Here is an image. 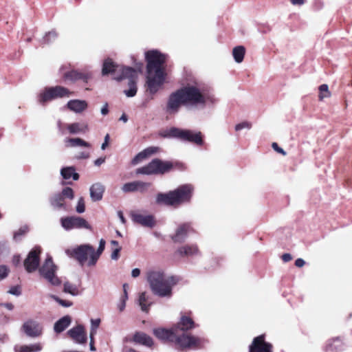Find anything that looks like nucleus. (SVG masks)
<instances>
[{
  "label": "nucleus",
  "mask_w": 352,
  "mask_h": 352,
  "mask_svg": "<svg viewBox=\"0 0 352 352\" xmlns=\"http://www.w3.org/2000/svg\"><path fill=\"white\" fill-rule=\"evenodd\" d=\"M146 60V85L150 94L157 92L165 81L166 55L157 50L145 52Z\"/></svg>",
  "instance_id": "obj_1"
},
{
  "label": "nucleus",
  "mask_w": 352,
  "mask_h": 352,
  "mask_svg": "<svg viewBox=\"0 0 352 352\" xmlns=\"http://www.w3.org/2000/svg\"><path fill=\"white\" fill-rule=\"evenodd\" d=\"M102 74L103 76L112 74L113 79L118 81L128 79L129 89H125L124 93L127 97L135 96L138 90L136 85L138 72L135 69L116 65L111 59L107 58L104 61Z\"/></svg>",
  "instance_id": "obj_2"
},
{
  "label": "nucleus",
  "mask_w": 352,
  "mask_h": 352,
  "mask_svg": "<svg viewBox=\"0 0 352 352\" xmlns=\"http://www.w3.org/2000/svg\"><path fill=\"white\" fill-rule=\"evenodd\" d=\"M153 333L162 340L174 342L176 348L181 350L196 349L201 346L203 341L201 338L189 334L178 336L174 327L171 329H156L153 330Z\"/></svg>",
  "instance_id": "obj_3"
},
{
  "label": "nucleus",
  "mask_w": 352,
  "mask_h": 352,
  "mask_svg": "<svg viewBox=\"0 0 352 352\" xmlns=\"http://www.w3.org/2000/svg\"><path fill=\"white\" fill-rule=\"evenodd\" d=\"M179 90L186 104L203 107L208 102H215V98L209 93L207 87L198 82L188 83Z\"/></svg>",
  "instance_id": "obj_4"
},
{
  "label": "nucleus",
  "mask_w": 352,
  "mask_h": 352,
  "mask_svg": "<svg viewBox=\"0 0 352 352\" xmlns=\"http://www.w3.org/2000/svg\"><path fill=\"white\" fill-rule=\"evenodd\" d=\"M147 281L155 295L160 297L170 298L172 296L173 287L177 283L174 276H166L162 270H151L146 274Z\"/></svg>",
  "instance_id": "obj_5"
},
{
  "label": "nucleus",
  "mask_w": 352,
  "mask_h": 352,
  "mask_svg": "<svg viewBox=\"0 0 352 352\" xmlns=\"http://www.w3.org/2000/svg\"><path fill=\"white\" fill-rule=\"evenodd\" d=\"M160 135L167 138H177L182 141L190 142L197 145L204 144L202 134L200 131L195 132L188 129L171 127L160 133Z\"/></svg>",
  "instance_id": "obj_6"
},
{
  "label": "nucleus",
  "mask_w": 352,
  "mask_h": 352,
  "mask_svg": "<svg viewBox=\"0 0 352 352\" xmlns=\"http://www.w3.org/2000/svg\"><path fill=\"white\" fill-rule=\"evenodd\" d=\"M72 95V91L60 85L47 87L38 94V102L41 104L44 105L52 100L58 98H67L71 97Z\"/></svg>",
  "instance_id": "obj_7"
},
{
  "label": "nucleus",
  "mask_w": 352,
  "mask_h": 352,
  "mask_svg": "<svg viewBox=\"0 0 352 352\" xmlns=\"http://www.w3.org/2000/svg\"><path fill=\"white\" fill-rule=\"evenodd\" d=\"M65 253L69 256L74 257L81 265L87 263L88 266H94L97 263V261H92L94 248L89 244L80 245L73 249H67L65 250Z\"/></svg>",
  "instance_id": "obj_8"
},
{
  "label": "nucleus",
  "mask_w": 352,
  "mask_h": 352,
  "mask_svg": "<svg viewBox=\"0 0 352 352\" xmlns=\"http://www.w3.org/2000/svg\"><path fill=\"white\" fill-rule=\"evenodd\" d=\"M57 267L53 263L52 257H47L38 269L40 275L53 286H58L61 281L56 276Z\"/></svg>",
  "instance_id": "obj_9"
},
{
  "label": "nucleus",
  "mask_w": 352,
  "mask_h": 352,
  "mask_svg": "<svg viewBox=\"0 0 352 352\" xmlns=\"http://www.w3.org/2000/svg\"><path fill=\"white\" fill-rule=\"evenodd\" d=\"M171 168L172 164L170 162L155 159L147 165L138 168L136 173L143 175L163 174L169 171Z\"/></svg>",
  "instance_id": "obj_10"
},
{
  "label": "nucleus",
  "mask_w": 352,
  "mask_h": 352,
  "mask_svg": "<svg viewBox=\"0 0 352 352\" xmlns=\"http://www.w3.org/2000/svg\"><path fill=\"white\" fill-rule=\"evenodd\" d=\"M60 222L63 228L67 231L73 229H87L90 230L92 229L87 220L78 216L62 217Z\"/></svg>",
  "instance_id": "obj_11"
},
{
  "label": "nucleus",
  "mask_w": 352,
  "mask_h": 352,
  "mask_svg": "<svg viewBox=\"0 0 352 352\" xmlns=\"http://www.w3.org/2000/svg\"><path fill=\"white\" fill-rule=\"evenodd\" d=\"M182 104H186L184 103L183 96L180 90L178 89L169 95L164 111L168 115H175L179 112Z\"/></svg>",
  "instance_id": "obj_12"
},
{
  "label": "nucleus",
  "mask_w": 352,
  "mask_h": 352,
  "mask_svg": "<svg viewBox=\"0 0 352 352\" xmlns=\"http://www.w3.org/2000/svg\"><path fill=\"white\" fill-rule=\"evenodd\" d=\"M193 190L194 188L192 185L184 184L172 190L176 206L189 202L191 199Z\"/></svg>",
  "instance_id": "obj_13"
},
{
  "label": "nucleus",
  "mask_w": 352,
  "mask_h": 352,
  "mask_svg": "<svg viewBox=\"0 0 352 352\" xmlns=\"http://www.w3.org/2000/svg\"><path fill=\"white\" fill-rule=\"evenodd\" d=\"M41 253V248H34L28 254L27 258L25 259L23 265L28 273H32L38 269Z\"/></svg>",
  "instance_id": "obj_14"
},
{
  "label": "nucleus",
  "mask_w": 352,
  "mask_h": 352,
  "mask_svg": "<svg viewBox=\"0 0 352 352\" xmlns=\"http://www.w3.org/2000/svg\"><path fill=\"white\" fill-rule=\"evenodd\" d=\"M249 352H272V345L265 342V335H261L253 339Z\"/></svg>",
  "instance_id": "obj_15"
},
{
  "label": "nucleus",
  "mask_w": 352,
  "mask_h": 352,
  "mask_svg": "<svg viewBox=\"0 0 352 352\" xmlns=\"http://www.w3.org/2000/svg\"><path fill=\"white\" fill-rule=\"evenodd\" d=\"M63 76V78L67 80L74 82L80 80L84 82H87L92 77V74L91 72L87 69H72L69 72H64Z\"/></svg>",
  "instance_id": "obj_16"
},
{
  "label": "nucleus",
  "mask_w": 352,
  "mask_h": 352,
  "mask_svg": "<svg viewBox=\"0 0 352 352\" xmlns=\"http://www.w3.org/2000/svg\"><path fill=\"white\" fill-rule=\"evenodd\" d=\"M22 329L28 336L32 338L40 336L43 331L41 325L38 322L33 320H29L24 322Z\"/></svg>",
  "instance_id": "obj_17"
},
{
  "label": "nucleus",
  "mask_w": 352,
  "mask_h": 352,
  "mask_svg": "<svg viewBox=\"0 0 352 352\" xmlns=\"http://www.w3.org/2000/svg\"><path fill=\"white\" fill-rule=\"evenodd\" d=\"M132 221L144 227L153 228L155 225V221L153 215L146 214L138 212L131 213Z\"/></svg>",
  "instance_id": "obj_18"
},
{
  "label": "nucleus",
  "mask_w": 352,
  "mask_h": 352,
  "mask_svg": "<svg viewBox=\"0 0 352 352\" xmlns=\"http://www.w3.org/2000/svg\"><path fill=\"white\" fill-rule=\"evenodd\" d=\"M150 186L151 184L148 182L134 181L124 184L122 187V190L124 192H131L135 191L145 192L147 191Z\"/></svg>",
  "instance_id": "obj_19"
},
{
  "label": "nucleus",
  "mask_w": 352,
  "mask_h": 352,
  "mask_svg": "<svg viewBox=\"0 0 352 352\" xmlns=\"http://www.w3.org/2000/svg\"><path fill=\"white\" fill-rule=\"evenodd\" d=\"M67 333L76 343L83 344L87 342V333L82 325H77L68 331Z\"/></svg>",
  "instance_id": "obj_20"
},
{
  "label": "nucleus",
  "mask_w": 352,
  "mask_h": 352,
  "mask_svg": "<svg viewBox=\"0 0 352 352\" xmlns=\"http://www.w3.org/2000/svg\"><path fill=\"white\" fill-rule=\"evenodd\" d=\"M193 230L189 223H183L176 230L175 234L172 236V239L175 243H182L186 240L188 234Z\"/></svg>",
  "instance_id": "obj_21"
},
{
  "label": "nucleus",
  "mask_w": 352,
  "mask_h": 352,
  "mask_svg": "<svg viewBox=\"0 0 352 352\" xmlns=\"http://www.w3.org/2000/svg\"><path fill=\"white\" fill-rule=\"evenodd\" d=\"M199 249L196 245H185L179 247L175 252V256L189 257L198 255Z\"/></svg>",
  "instance_id": "obj_22"
},
{
  "label": "nucleus",
  "mask_w": 352,
  "mask_h": 352,
  "mask_svg": "<svg viewBox=\"0 0 352 352\" xmlns=\"http://www.w3.org/2000/svg\"><path fill=\"white\" fill-rule=\"evenodd\" d=\"M105 187L100 182H97L91 186L89 188L90 197L93 201H99L103 197Z\"/></svg>",
  "instance_id": "obj_23"
},
{
  "label": "nucleus",
  "mask_w": 352,
  "mask_h": 352,
  "mask_svg": "<svg viewBox=\"0 0 352 352\" xmlns=\"http://www.w3.org/2000/svg\"><path fill=\"white\" fill-rule=\"evenodd\" d=\"M87 107L88 104L84 100H71L67 103V107L76 113H82Z\"/></svg>",
  "instance_id": "obj_24"
},
{
  "label": "nucleus",
  "mask_w": 352,
  "mask_h": 352,
  "mask_svg": "<svg viewBox=\"0 0 352 352\" xmlns=\"http://www.w3.org/2000/svg\"><path fill=\"white\" fill-rule=\"evenodd\" d=\"M195 327V324L192 319L188 316H182L180 321L177 324L175 327H174V328L177 334H178L179 330L183 331H188L194 328Z\"/></svg>",
  "instance_id": "obj_25"
},
{
  "label": "nucleus",
  "mask_w": 352,
  "mask_h": 352,
  "mask_svg": "<svg viewBox=\"0 0 352 352\" xmlns=\"http://www.w3.org/2000/svg\"><path fill=\"white\" fill-rule=\"evenodd\" d=\"M156 203L160 205L176 206L172 191L168 193L157 194Z\"/></svg>",
  "instance_id": "obj_26"
},
{
  "label": "nucleus",
  "mask_w": 352,
  "mask_h": 352,
  "mask_svg": "<svg viewBox=\"0 0 352 352\" xmlns=\"http://www.w3.org/2000/svg\"><path fill=\"white\" fill-rule=\"evenodd\" d=\"M342 341L338 338L329 340L325 346L326 352H340L342 350Z\"/></svg>",
  "instance_id": "obj_27"
},
{
  "label": "nucleus",
  "mask_w": 352,
  "mask_h": 352,
  "mask_svg": "<svg viewBox=\"0 0 352 352\" xmlns=\"http://www.w3.org/2000/svg\"><path fill=\"white\" fill-rule=\"evenodd\" d=\"M157 149L158 148L157 147H149L144 149V151L139 153L138 155L135 156V157L132 160V164H138L143 160L146 159L150 155L155 153L157 151Z\"/></svg>",
  "instance_id": "obj_28"
},
{
  "label": "nucleus",
  "mask_w": 352,
  "mask_h": 352,
  "mask_svg": "<svg viewBox=\"0 0 352 352\" xmlns=\"http://www.w3.org/2000/svg\"><path fill=\"white\" fill-rule=\"evenodd\" d=\"M50 204L56 209L67 210L63 195H61L60 193L56 194L51 197Z\"/></svg>",
  "instance_id": "obj_29"
},
{
  "label": "nucleus",
  "mask_w": 352,
  "mask_h": 352,
  "mask_svg": "<svg viewBox=\"0 0 352 352\" xmlns=\"http://www.w3.org/2000/svg\"><path fill=\"white\" fill-rule=\"evenodd\" d=\"M71 323V318L69 316H65L58 320L54 324V331L56 333H60L63 331Z\"/></svg>",
  "instance_id": "obj_30"
},
{
  "label": "nucleus",
  "mask_w": 352,
  "mask_h": 352,
  "mask_svg": "<svg viewBox=\"0 0 352 352\" xmlns=\"http://www.w3.org/2000/svg\"><path fill=\"white\" fill-rule=\"evenodd\" d=\"M133 340L135 342L151 346L153 344L152 338L144 333L138 332L134 335Z\"/></svg>",
  "instance_id": "obj_31"
},
{
  "label": "nucleus",
  "mask_w": 352,
  "mask_h": 352,
  "mask_svg": "<svg viewBox=\"0 0 352 352\" xmlns=\"http://www.w3.org/2000/svg\"><path fill=\"white\" fill-rule=\"evenodd\" d=\"M43 349L42 344L34 343L30 345H23L18 348H15L16 352H38Z\"/></svg>",
  "instance_id": "obj_32"
},
{
  "label": "nucleus",
  "mask_w": 352,
  "mask_h": 352,
  "mask_svg": "<svg viewBox=\"0 0 352 352\" xmlns=\"http://www.w3.org/2000/svg\"><path fill=\"white\" fill-rule=\"evenodd\" d=\"M60 174L65 179H69L72 177L74 180H78L79 178L78 174L75 172V168L72 166L62 168Z\"/></svg>",
  "instance_id": "obj_33"
},
{
  "label": "nucleus",
  "mask_w": 352,
  "mask_h": 352,
  "mask_svg": "<svg viewBox=\"0 0 352 352\" xmlns=\"http://www.w3.org/2000/svg\"><path fill=\"white\" fill-rule=\"evenodd\" d=\"M138 305L142 311H148L151 302H150L148 296L146 295V292H142L140 294L138 298Z\"/></svg>",
  "instance_id": "obj_34"
},
{
  "label": "nucleus",
  "mask_w": 352,
  "mask_h": 352,
  "mask_svg": "<svg viewBox=\"0 0 352 352\" xmlns=\"http://www.w3.org/2000/svg\"><path fill=\"white\" fill-rule=\"evenodd\" d=\"M245 48L242 45H239L233 48L232 56L237 63H241L244 58Z\"/></svg>",
  "instance_id": "obj_35"
},
{
  "label": "nucleus",
  "mask_w": 352,
  "mask_h": 352,
  "mask_svg": "<svg viewBox=\"0 0 352 352\" xmlns=\"http://www.w3.org/2000/svg\"><path fill=\"white\" fill-rule=\"evenodd\" d=\"M67 129L72 134L84 133L87 129V125L79 122H75L67 125Z\"/></svg>",
  "instance_id": "obj_36"
},
{
  "label": "nucleus",
  "mask_w": 352,
  "mask_h": 352,
  "mask_svg": "<svg viewBox=\"0 0 352 352\" xmlns=\"http://www.w3.org/2000/svg\"><path fill=\"white\" fill-rule=\"evenodd\" d=\"M66 143H69V146L72 147L76 146H85V147H90L91 144L85 142L81 138H68L65 140Z\"/></svg>",
  "instance_id": "obj_37"
},
{
  "label": "nucleus",
  "mask_w": 352,
  "mask_h": 352,
  "mask_svg": "<svg viewBox=\"0 0 352 352\" xmlns=\"http://www.w3.org/2000/svg\"><path fill=\"white\" fill-rule=\"evenodd\" d=\"M58 37V34L56 31L52 30L46 33L41 40L42 44H50L53 43Z\"/></svg>",
  "instance_id": "obj_38"
},
{
  "label": "nucleus",
  "mask_w": 352,
  "mask_h": 352,
  "mask_svg": "<svg viewBox=\"0 0 352 352\" xmlns=\"http://www.w3.org/2000/svg\"><path fill=\"white\" fill-rule=\"evenodd\" d=\"M65 293L70 294L72 296H78L80 292L76 285L66 282L64 283V289Z\"/></svg>",
  "instance_id": "obj_39"
},
{
  "label": "nucleus",
  "mask_w": 352,
  "mask_h": 352,
  "mask_svg": "<svg viewBox=\"0 0 352 352\" xmlns=\"http://www.w3.org/2000/svg\"><path fill=\"white\" fill-rule=\"evenodd\" d=\"M328 85L323 84L319 87V99L322 100L324 98L330 97Z\"/></svg>",
  "instance_id": "obj_40"
},
{
  "label": "nucleus",
  "mask_w": 352,
  "mask_h": 352,
  "mask_svg": "<svg viewBox=\"0 0 352 352\" xmlns=\"http://www.w3.org/2000/svg\"><path fill=\"white\" fill-rule=\"evenodd\" d=\"M104 247H105V241L103 239H102L100 241L99 246H98L97 251L96 252L94 250V255L92 258L93 262L97 261L98 260L100 256L101 255V254L102 253V252L104 250Z\"/></svg>",
  "instance_id": "obj_41"
},
{
  "label": "nucleus",
  "mask_w": 352,
  "mask_h": 352,
  "mask_svg": "<svg viewBox=\"0 0 352 352\" xmlns=\"http://www.w3.org/2000/svg\"><path fill=\"white\" fill-rule=\"evenodd\" d=\"M90 336H95L97 330L100 324L101 320L100 318L91 319Z\"/></svg>",
  "instance_id": "obj_42"
},
{
  "label": "nucleus",
  "mask_w": 352,
  "mask_h": 352,
  "mask_svg": "<svg viewBox=\"0 0 352 352\" xmlns=\"http://www.w3.org/2000/svg\"><path fill=\"white\" fill-rule=\"evenodd\" d=\"M28 232V228L27 226H22L14 232V239L16 241L20 240L21 237L25 234Z\"/></svg>",
  "instance_id": "obj_43"
},
{
  "label": "nucleus",
  "mask_w": 352,
  "mask_h": 352,
  "mask_svg": "<svg viewBox=\"0 0 352 352\" xmlns=\"http://www.w3.org/2000/svg\"><path fill=\"white\" fill-rule=\"evenodd\" d=\"M61 195H63L64 199L68 198L69 199H73L74 195L73 190L69 187L65 188L62 192L60 193Z\"/></svg>",
  "instance_id": "obj_44"
},
{
  "label": "nucleus",
  "mask_w": 352,
  "mask_h": 352,
  "mask_svg": "<svg viewBox=\"0 0 352 352\" xmlns=\"http://www.w3.org/2000/svg\"><path fill=\"white\" fill-rule=\"evenodd\" d=\"M76 210L78 213L81 214L83 213L85 210V201L82 197L79 198L77 206L76 207Z\"/></svg>",
  "instance_id": "obj_45"
},
{
  "label": "nucleus",
  "mask_w": 352,
  "mask_h": 352,
  "mask_svg": "<svg viewBox=\"0 0 352 352\" xmlns=\"http://www.w3.org/2000/svg\"><path fill=\"white\" fill-rule=\"evenodd\" d=\"M51 297L64 307H69L72 305V302L62 300L54 295H52Z\"/></svg>",
  "instance_id": "obj_46"
},
{
  "label": "nucleus",
  "mask_w": 352,
  "mask_h": 352,
  "mask_svg": "<svg viewBox=\"0 0 352 352\" xmlns=\"http://www.w3.org/2000/svg\"><path fill=\"white\" fill-rule=\"evenodd\" d=\"M252 127V124L248 122H243L235 126L236 131H241L243 129H250Z\"/></svg>",
  "instance_id": "obj_47"
},
{
  "label": "nucleus",
  "mask_w": 352,
  "mask_h": 352,
  "mask_svg": "<svg viewBox=\"0 0 352 352\" xmlns=\"http://www.w3.org/2000/svg\"><path fill=\"white\" fill-rule=\"evenodd\" d=\"M9 270L6 265H0V280L7 277Z\"/></svg>",
  "instance_id": "obj_48"
},
{
  "label": "nucleus",
  "mask_w": 352,
  "mask_h": 352,
  "mask_svg": "<svg viewBox=\"0 0 352 352\" xmlns=\"http://www.w3.org/2000/svg\"><path fill=\"white\" fill-rule=\"evenodd\" d=\"M8 293L14 296H19L21 294V289L18 286H14L12 287L10 290L8 291Z\"/></svg>",
  "instance_id": "obj_49"
},
{
  "label": "nucleus",
  "mask_w": 352,
  "mask_h": 352,
  "mask_svg": "<svg viewBox=\"0 0 352 352\" xmlns=\"http://www.w3.org/2000/svg\"><path fill=\"white\" fill-rule=\"evenodd\" d=\"M121 250V248H115L113 250V252L111 253V258L112 260H118V258H119V252H120Z\"/></svg>",
  "instance_id": "obj_50"
},
{
  "label": "nucleus",
  "mask_w": 352,
  "mask_h": 352,
  "mask_svg": "<svg viewBox=\"0 0 352 352\" xmlns=\"http://www.w3.org/2000/svg\"><path fill=\"white\" fill-rule=\"evenodd\" d=\"M272 146L273 149L274 151H276V152H278V153H280L283 155H286L285 151L282 148L279 147L278 145L277 144V143H276V142L272 143Z\"/></svg>",
  "instance_id": "obj_51"
},
{
  "label": "nucleus",
  "mask_w": 352,
  "mask_h": 352,
  "mask_svg": "<svg viewBox=\"0 0 352 352\" xmlns=\"http://www.w3.org/2000/svg\"><path fill=\"white\" fill-rule=\"evenodd\" d=\"M109 135L107 134L104 137V142L101 145V149L104 150L109 144Z\"/></svg>",
  "instance_id": "obj_52"
},
{
  "label": "nucleus",
  "mask_w": 352,
  "mask_h": 352,
  "mask_svg": "<svg viewBox=\"0 0 352 352\" xmlns=\"http://www.w3.org/2000/svg\"><path fill=\"white\" fill-rule=\"evenodd\" d=\"M126 300H124V299L120 298V302L118 305V308L120 311H122L124 309L126 306Z\"/></svg>",
  "instance_id": "obj_53"
},
{
  "label": "nucleus",
  "mask_w": 352,
  "mask_h": 352,
  "mask_svg": "<svg viewBox=\"0 0 352 352\" xmlns=\"http://www.w3.org/2000/svg\"><path fill=\"white\" fill-rule=\"evenodd\" d=\"M127 287L128 285L126 284L123 285V295L120 298L124 299V300H127L128 299V294H127Z\"/></svg>",
  "instance_id": "obj_54"
},
{
  "label": "nucleus",
  "mask_w": 352,
  "mask_h": 352,
  "mask_svg": "<svg viewBox=\"0 0 352 352\" xmlns=\"http://www.w3.org/2000/svg\"><path fill=\"white\" fill-rule=\"evenodd\" d=\"M101 113L103 115V116H106L109 113V109H108V104L107 103H105L102 107L101 108Z\"/></svg>",
  "instance_id": "obj_55"
},
{
  "label": "nucleus",
  "mask_w": 352,
  "mask_h": 352,
  "mask_svg": "<svg viewBox=\"0 0 352 352\" xmlns=\"http://www.w3.org/2000/svg\"><path fill=\"white\" fill-rule=\"evenodd\" d=\"M104 162H105V157H99L94 161V165L96 166H100Z\"/></svg>",
  "instance_id": "obj_56"
},
{
  "label": "nucleus",
  "mask_w": 352,
  "mask_h": 352,
  "mask_svg": "<svg viewBox=\"0 0 352 352\" xmlns=\"http://www.w3.org/2000/svg\"><path fill=\"white\" fill-rule=\"evenodd\" d=\"M282 259L284 262H288L292 259V256L290 254H284L282 256Z\"/></svg>",
  "instance_id": "obj_57"
},
{
  "label": "nucleus",
  "mask_w": 352,
  "mask_h": 352,
  "mask_svg": "<svg viewBox=\"0 0 352 352\" xmlns=\"http://www.w3.org/2000/svg\"><path fill=\"white\" fill-rule=\"evenodd\" d=\"M305 263V261L302 258H298L295 261L296 266L298 267H301L304 266Z\"/></svg>",
  "instance_id": "obj_58"
},
{
  "label": "nucleus",
  "mask_w": 352,
  "mask_h": 352,
  "mask_svg": "<svg viewBox=\"0 0 352 352\" xmlns=\"http://www.w3.org/2000/svg\"><path fill=\"white\" fill-rule=\"evenodd\" d=\"M94 336H90L89 335V338H90V344H89V346H90V350L91 351H95L96 349V347L94 346Z\"/></svg>",
  "instance_id": "obj_59"
},
{
  "label": "nucleus",
  "mask_w": 352,
  "mask_h": 352,
  "mask_svg": "<svg viewBox=\"0 0 352 352\" xmlns=\"http://www.w3.org/2000/svg\"><path fill=\"white\" fill-rule=\"evenodd\" d=\"M140 270L138 268H135L131 272V276L133 278L138 277L140 276Z\"/></svg>",
  "instance_id": "obj_60"
},
{
  "label": "nucleus",
  "mask_w": 352,
  "mask_h": 352,
  "mask_svg": "<svg viewBox=\"0 0 352 352\" xmlns=\"http://www.w3.org/2000/svg\"><path fill=\"white\" fill-rule=\"evenodd\" d=\"M291 3L295 6H301L304 4V0H290Z\"/></svg>",
  "instance_id": "obj_61"
},
{
  "label": "nucleus",
  "mask_w": 352,
  "mask_h": 352,
  "mask_svg": "<svg viewBox=\"0 0 352 352\" xmlns=\"http://www.w3.org/2000/svg\"><path fill=\"white\" fill-rule=\"evenodd\" d=\"M57 124H58V128L59 131L61 133V134H64L65 131H64V128H63V124L59 120Z\"/></svg>",
  "instance_id": "obj_62"
},
{
  "label": "nucleus",
  "mask_w": 352,
  "mask_h": 352,
  "mask_svg": "<svg viewBox=\"0 0 352 352\" xmlns=\"http://www.w3.org/2000/svg\"><path fill=\"white\" fill-rule=\"evenodd\" d=\"M89 157V155L88 153H85V152H82L80 153H79L78 157V158H81V159H86V158H88Z\"/></svg>",
  "instance_id": "obj_63"
},
{
  "label": "nucleus",
  "mask_w": 352,
  "mask_h": 352,
  "mask_svg": "<svg viewBox=\"0 0 352 352\" xmlns=\"http://www.w3.org/2000/svg\"><path fill=\"white\" fill-rule=\"evenodd\" d=\"M3 306L9 310H12L14 308V305L10 302L3 304Z\"/></svg>",
  "instance_id": "obj_64"
}]
</instances>
